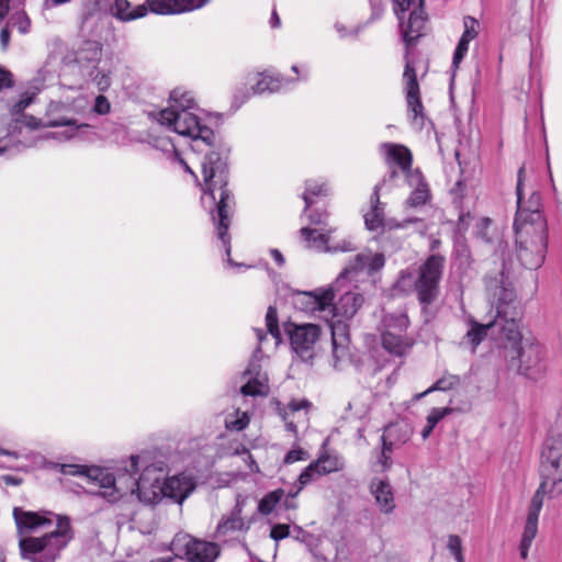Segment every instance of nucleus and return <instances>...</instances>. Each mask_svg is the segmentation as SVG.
<instances>
[{
	"instance_id": "nucleus-1",
	"label": "nucleus",
	"mask_w": 562,
	"mask_h": 562,
	"mask_svg": "<svg viewBox=\"0 0 562 562\" xmlns=\"http://www.w3.org/2000/svg\"><path fill=\"white\" fill-rule=\"evenodd\" d=\"M216 147L218 150H210L206 153L201 162L204 180L201 201L204 207L210 210L213 221L216 222L217 235L225 249L227 263L232 267H239L240 265L231 258L232 247L231 237L228 235L232 204V195L227 189V156L229 149L225 146Z\"/></svg>"
},
{
	"instance_id": "nucleus-2",
	"label": "nucleus",
	"mask_w": 562,
	"mask_h": 562,
	"mask_svg": "<svg viewBox=\"0 0 562 562\" xmlns=\"http://www.w3.org/2000/svg\"><path fill=\"white\" fill-rule=\"evenodd\" d=\"M562 494V435L549 437L541 453V482L528 507L526 522L519 544L521 559H527L529 549L538 533L539 515L547 495L555 498Z\"/></svg>"
},
{
	"instance_id": "nucleus-3",
	"label": "nucleus",
	"mask_w": 562,
	"mask_h": 562,
	"mask_svg": "<svg viewBox=\"0 0 562 562\" xmlns=\"http://www.w3.org/2000/svg\"><path fill=\"white\" fill-rule=\"evenodd\" d=\"M519 322L517 308L498 307L496 325L499 326L505 358L520 374L537 379L546 371L544 349L533 337L522 335Z\"/></svg>"
},
{
	"instance_id": "nucleus-4",
	"label": "nucleus",
	"mask_w": 562,
	"mask_h": 562,
	"mask_svg": "<svg viewBox=\"0 0 562 562\" xmlns=\"http://www.w3.org/2000/svg\"><path fill=\"white\" fill-rule=\"evenodd\" d=\"M198 111L193 94L182 88H176L170 93L168 106L157 113V122L193 142L214 147L215 134L203 123Z\"/></svg>"
},
{
	"instance_id": "nucleus-5",
	"label": "nucleus",
	"mask_w": 562,
	"mask_h": 562,
	"mask_svg": "<svg viewBox=\"0 0 562 562\" xmlns=\"http://www.w3.org/2000/svg\"><path fill=\"white\" fill-rule=\"evenodd\" d=\"M364 304V296L355 283H344V290L334 291L326 314L330 315L328 326L331 333L334 367L339 369L350 358L349 325Z\"/></svg>"
},
{
	"instance_id": "nucleus-6",
	"label": "nucleus",
	"mask_w": 562,
	"mask_h": 562,
	"mask_svg": "<svg viewBox=\"0 0 562 562\" xmlns=\"http://www.w3.org/2000/svg\"><path fill=\"white\" fill-rule=\"evenodd\" d=\"M139 459V456H132L128 464L117 468L115 472L108 469L92 470L94 477L99 479V491L95 494L109 503H116L126 495H136L139 502L145 503V493L150 492L155 469L154 465H147L136 479Z\"/></svg>"
},
{
	"instance_id": "nucleus-7",
	"label": "nucleus",
	"mask_w": 562,
	"mask_h": 562,
	"mask_svg": "<svg viewBox=\"0 0 562 562\" xmlns=\"http://www.w3.org/2000/svg\"><path fill=\"white\" fill-rule=\"evenodd\" d=\"M74 537L70 518L58 516L53 530L38 537L19 539L20 554L29 562H56Z\"/></svg>"
},
{
	"instance_id": "nucleus-8",
	"label": "nucleus",
	"mask_w": 562,
	"mask_h": 562,
	"mask_svg": "<svg viewBox=\"0 0 562 562\" xmlns=\"http://www.w3.org/2000/svg\"><path fill=\"white\" fill-rule=\"evenodd\" d=\"M47 126H67V131L63 133H45L38 137L33 135V132L41 126V122L34 116L22 115L16 119L10 126L7 134L8 142L4 145H0V154L4 153L9 145H21L24 148L33 147L40 139L55 138L59 140L71 139L77 135L79 128L88 127L87 124L76 125L74 120H55L46 124Z\"/></svg>"
},
{
	"instance_id": "nucleus-9",
	"label": "nucleus",
	"mask_w": 562,
	"mask_h": 562,
	"mask_svg": "<svg viewBox=\"0 0 562 562\" xmlns=\"http://www.w3.org/2000/svg\"><path fill=\"white\" fill-rule=\"evenodd\" d=\"M516 255L520 263L530 270L542 266L548 247L547 222L538 221L535 226L514 228Z\"/></svg>"
},
{
	"instance_id": "nucleus-10",
	"label": "nucleus",
	"mask_w": 562,
	"mask_h": 562,
	"mask_svg": "<svg viewBox=\"0 0 562 562\" xmlns=\"http://www.w3.org/2000/svg\"><path fill=\"white\" fill-rule=\"evenodd\" d=\"M154 482L150 483V492L145 493V504H156L167 497L181 505L196 487L195 479L191 474L181 473L161 481L162 468L154 465Z\"/></svg>"
},
{
	"instance_id": "nucleus-11",
	"label": "nucleus",
	"mask_w": 562,
	"mask_h": 562,
	"mask_svg": "<svg viewBox=\"0 0 562 562\" xmlns=\"http://www.w3.org/2000/svg\"><path fill=\"white\" fill-rule=\"evenodd\" d=\"M443 265V257L431 255L418 268L417 277L414 280V289L422 305L428 306L438 297Z\"/></svg>"
},
{
	"instance_id": "nucleus-12",
	"label": "nucleus",
	"mask_w": 562,
	"mask_h": 562,
	"mask_svg": "<svg viewBox=\"0 0 562 562\" xmlns=\"http://www.w3.org/2000/svg\"><path fill=\"white\" fill-rule=\"evenodd\" d=\"M487 289L492 293L496 315L493 322L485 325L472 323V327L468 330L465 338L471 342L473 349L487 336L490 329L497 330L499 334V326L496 325L498 307L502 306L505 310V306L508 305L512 308H517L515 303L516 295L512 288L504 285L503 282L498 284V281L495 279L487 282Z\"/></svg>"
},
{
	"instance_id": "nucleus-13",
	"label": "nucleus",
	"mask_w": 562,
	"mask_h": 562,
	"mask_svg": "<svg viewBox=\"0 0 562 562\" xmlns=\"http://www.w3.org/2000/svg\"><path fill=\"white\" fill-rule=\"evenodd\" d=\"M393 11L400 21L402 34L407 45L413 44L425 27V0H392Z\"/></svg>"
},
{
	"instance_id": "nucleus-14",
	"label": "nucleus",
	"mask_w": 562,
	"mask_h": 562,
	"mask_svg": "<svg viewBox=\"0 0 562 562\" xmlns=\"http://www.w3.org/2000/svg\"><path fill=\"white\" fill-rule=\"evenodd\" d=\"M385 265V257L382 252H373L370 249L357 254L349 260L344 270L335 280V289L344 290V283H356L359 277L364 273L370 277L380 271Z\"/></svg>"
},
{
	"instance_id": "nucleus-15",
	"label": "nucleus",
	"mask_w": 562,
	"mask_h": 562,
	"mask_svg": "<svg viewBox=\"0 0 562 562\" xmlns=\"http://www.w3.org/2000/svg\"><path fill=\"white\" fill-rule=\"evenodd\" d=\"M171 549L183 553L190 562H215L221 553L217 543L178 533L171 541Z\"/></svg>"
},
{
	"instance_id": "nucleus-16",
	"label": "nucleus",
	"mask_w": 562,
	"mask_h": 562,
	"mask_svg": "<svg viewBox=\"0 0 562 562\" xmlns=\"http://www.w3.org/2000/svg\"><path fill=\"white\" fill-rule=\"evenodd\" d=\"M525 168L518 170V180L516 187L517 194V211L514 220V228L525 226L533 227L536 222H547L542 213L541 195L539 192H532L527 201L522 196V182H524Z\"/></svg>"
},
{
	"instance_id": "nucleus-17",
	"label": "nucleus",
	"mask_w": 562,
	"mask_h": 562,
	"mask_svg": "<svg viewBox=\"0 0 562 562\" xmlns=\"http://www.w3.org/2000/svg\"><path fill=\"white\" fill-rule=\"evenodd\" d=\"M246 501L245 496L238 494L233 509L221 517L214 532L217 540L227 541L246 533L250 529L252 520L243 515Z\"/></svg>"
},
{
	"instance_id": "nucleus-18",
	"label": "nucleus",
	"mask_w": 562,
	"mask_h": 562,
	"mask_svg": "<svg viewBox=\"0 0 562 562\" xmlns=\"http://www.w3.org/2000/svg\"><path fill=\"white\" fill-rule=\"evenodd\" d=\"M293 351L303 360H310L314 355V347L319 339L321 328L315 324H301L289 322L284 325Z\"/></svg>"
},
{
	"instance_id": "nucleus-19",
	"label": "nucleus",
	"mask_w": 562,
	"mask_h": 562,
	"mask_svg": "<svg viewBox=\"0 0 562 562\" xmlns=\"http://www.w3.org/2000/svg\"><path fill=\"white\" fill-rule=\"evenodd\" d=\"M56 515L50 512H31L21 507H14L13 518L16 525L19 539L33 537L32 533L47 530L57 524Z\"/></svg>"
},
{
	"instance_id": "nucleus-20",
	"label": "nucleus",
	"mask_w": 562,
	"mask_h": 562,
	"mask_svg": "<svg viewBox=\"0 0 562 562\" xmlns=\"http://www.w3.org/2000/svg\"><path fill=\"white\" fill-rule=\"evenodd\" d=\"M247 80L249 87L238 88L234 93V102L238 105L246 102L251 95L278 92L284 82H288L283 77L269 71L249 75Z\"/></svg>"
},
{
	"instance_id": "nucleus-21",
	"label": "nucleus",
	"mask_w": 562,
	"mask_h": 562,
	"mask_svg": "<svg viewBox=\"0 0 562 562\" xmlns=\"http://www.w3.org/2000/svg\"><path fill=\"white\" fill-rule=\"evenodd\" d=\"M274 411L284 423L285 429L297 436L299 426L308 424V414L313 404L306 400H291L286 405L278 400L272 401Z\"/></svg>"
},
{
	"instance_id": "nucleus-22",
	"label": "nucleus",
	"mask_w": 562,
	"mask_h": 562,
	"mask_svg": "<svg viewBox=\"0 0 562 562\" xmlns=\"http://www.w3.org/2000/svg\"><path fill=\"white\" fill-rule=\"evenodd\" d=\"M322 233L318 229H312L308 227H303L301 229V235L306 243V247L314 249L321 252H349L356 250V245L349 240L345 239L336 246H329L330 237L329 233Z\"/></svg>"
},
{
	"instance_id": "nucleus-23",
	"label": "nucleus",
	"mask_w": 562,
	"mask_h": 562,
	"mask_svg": "<svg viewBox=\"0 0 562 562\" xmlns=\"http://www.w3.org/2000/svg\"><path fill=\"white\" fill-rule=\"evenodd\" d=\"M335 282L326 289H316L311 292H301L296 295L295 304L305 312L326 313L334 300Z\"/></svg>"
},
{
	"instance_id": "nucleus-24",
	"label": "nucleus",
	"mask_w": 562,
	"mask_h": 562,
	"mask_svg": "<svg viewBox=\"0 0 562 562\" xmlns=\"http://www.w3.org/2000/svg\"><path fill=\"white\" fill-rule=\"evenodd\" d=\"M382 188V182L375 184L373 192L370 198L371 207L364 214V224L367 229L376 231L379 228H401L404 227V224L393 223V221H385L384 218V204L380 201V190Z\"/></svg>"
},
{
	"instance_id": "nucleus-25",
	"label": "nucleus",
	"mask_w": 562,
	"mask_h": 562,
	"mask_svg": "<svg viewBox=\"0 0 562 562\" xmlns=\"http://www.w3.org/2000/svg\"><path fill=\"white\" fill-rule=\"evenodd\" d=\"M403 80L405 83L408 110L414 113L415 117L422 116L424 108L419 95V85L417 81L415 68L411 65L409 61H407L405 65Z\"/></svg>"
},
{
	"instance_id": "nucleus-26",
	"label": "nucleus",
	"mask_w": 562,
	"mask_h": 562,
	"mask_svg": "<svg viewBox=\"0 0 562 562\" xmlns=\"http://www.w3.org/2000/svg\"><path fill=\"white\" fill-rule=\"evenodd\" d=\"M150 10L157 14H177L202 8L206 0H147Z\"/></svg>"
},
{
	"instance_id": "nucleus-27",
	"label": "nucleus",
	"mask_w": 562,
	"mask_h": 562,
	"mask_svg": "<svg viewBox=\"0 0 562 562\" xmlns=\"http://www.w3.org/2000/svg\"><path fill=\"white\" fill-rule=\"evenodd\" d=\"M406 179L408 186L413 188L411 195L406 200V204L411 207H418L426 204L430 199V190L422 172L416 169L414 172H409Z\"/></svg>"
},
{
	"instance_id": "nucleus-28",
	"label": "nucleus",
	"mask_w": 562,
	"mask_h": 562,
	"mask_svg": "<svg viewBox=\"0 0 562 562\" xmlns=\"http://www.w3.org/2000/svg\"><path fill=\"white\" fill-rule=\"evenodd\" d=\"M381 148L385 153L387 164H396L406 175V178L409 172H414L416 170L412 169L413 156L406 146L385 143L381 145Z\"/></svg>"
},
{
	"instance_id": "nucleus-29",
	"label": "nucleus",
	"mask_w": 562,
	"mask_h": 562,
	"mask_svg": "<svg viewBox=\"0 0 562 562\" xmlns=\"http://www.w3.org/2000/svg\"><path fill=\"white\" fill-rule=\"evenodd\" d=\"M370 492L383 514H391L395 508V498L391 484L381 479H373L370 484Z\"/></svg>"
},
{
	"instance_id": "nucleus-30",
	"label": "nucleus",
	"mask_w": 562,
	"mask_h": 562,
	"mask_svg": "<svg viewBox=\"0 0 562 562\" xmlns=\"http://www.w3.org/2000/svg\"><path fill=\"white\" fill-rule=\"evenodd\" d=\"M382 346L385 350L394 356L405 355L413 346V339L406 334H392L382 331Z\"/></svg>"
},
{
	"instance_id": "nucleus-31",
	"label": "nucleus",
	"mask_w": 562,
	"mask_h": 562,
	"mask_svg": "<svg viewBox=\"0 0 562 562\" xmlns=\"http://www.w3.org/2000/svg\"><path fill=\"white\" fill-rule=\"evenodd\" d=\"M148 9L145 4H137L132 9L130 1L115 0L111 7V13L116 19L127 22L145 16Z\"/></svg>"
},
{
	"instance_id": "nucleus-32",
	"label": "nucleus",
	"mask_w": 562,
	"mask_h": 562,
	"mask_svg": "<svg viewBox=\"0 0 562 562\" xmlns=\"http://www.w3.org/2000/svg\"><path fill=\"white\" fill-rule=\"evenodd\" d=\"M102 58V45L97 41H86L76 52V61L81 66L98 64Z\"/></svg>"
},
{
	"instance_id": "nucleus-33",
	"label": "nucleus",
	"mask_w": 562,
	"mask_h": 562,
	"mask_svg": "<svg viewBox=\"0 0 562 562\" xmlns=\"http://www.w3.org/2000/svg\"><path fill=\"white\" fill-rule=\"evenodd\" d=\"M409 319L405 313L385 314L381 323V333L406 334Z\"/></svg>"
},
{
	"instance_id": "nucleus-34",
	"label": "nucleus",
	"mask_w": 562,
	"mask_h": 562,
	"mask_svg": "<svg viewBox=\"0 0 562 562\" xmlns=\"http://www.w3.org/2000/svg\"><path fill=\"white\" fill-rule=\"evenodd\" d=\"M315 463L322 475H327L334 472H338L344 469V459L337 454H322Z\"/></svg>"
},
{
	"instance_id": "nucleus-35",
	"label": "nucleus",
	"mask_w": 562,
	"mask_h": 562,
	"mask_svg": "<svg viewBox=\"0 0 562 562\" xmlns=\"http://www.w3.org/2000/svg\"><path fill=\"white\" fill-rule=\"evenodd\" d=\"M460 384V378L454 374H446L439 380L436 381L435 384H432L430 387H428L426 391L418 393L414 396V400L418 401L422 400L424 396H426L429 393H432L435 391H449L456 387Z\"/></svg>"
},
{
	"instance_id": "nucleus-36",
	"label": "nucleus",
	"mask_w": 562,
	"mask_h": 562,
	"mask_svg": "<svg viewBox=\"0 0 562 562\" xmlns=\"http://www.w3.org/2000/svg\"><path fill=\"white\" fill-rule=\"evenodd\" d=\"M370 405L371 393L367 390H363L348 403L347 408L349 411H353V414L357 417H363L369 412Z\"/></svg>"
},
{
	"instance_id": "nucleus-37",
	"label": "nucleus",
	"mask_w": 562,
	"mask_h": 562,
	"mask_svg": "<svg viewBox=\"0 0 562 562\" xmlns=\"http://www.w3.org/2000/svg\"><path fill=\"white\" fill-rule=\"evenodd\" d=\"M284 491L282 488H277L267 495H265L258 505V510L262 515H269L273 512L276 506L281 502L284 497Z\"/></svg>"
},
{
	"instance_id": "nucleus-38",
	"label": "nucleus",
	"mask_w": 562,
	"mask_h": 562,
	"mask_svg": "<svg viewBox=\"0 0 562 562\" xmlns=\"http://www.w3.org/2000/svg\"><path fill=\"white\" fill-rule=\"evenodd\" d=\"M269 391L267 379L265 376L250 379L241 386V393L247 396H263Z\"/></svg>"
},
{
	"instance_id": "nucleus-39",
	"label": "nucleus",
	"mask_w": 562,
	"mask_h": 562,
	"mask_svg": "<svg viewBox=\"0 0 562 562\" xmlns=\"http://www.w3.org/2000/svg\"><path fill=\"white\" fill-rule=\"evenodd\" d=\"M319 476H322V474L317 468V464L315 463V461L311 462L299 475V479H297L299 484L295 490V493L292 496L296 497L299 495V493L303 490L304 486H306L311 482L315 481Z\"/></svg>"
},
{
	"instance_id": "nucleus-40",
	"label": "nucleus",
	"mask_w": 562,
	"mask_h": 562,
	"mask_svg": "<svg viewBox=\"0 0 562 562\" xmlns=\"http://www.w3.org/2000/svg\"><path fill=\"white\" fill-rule=\"evenodd\" d=\"M328 187L326 183H317L315 181H307L306 189L303 193V200L305 202V211H307L314 203L313 198L317 195H326Z\"/></svg>"
},
{
	"instance_id": "nucleus-41",
	"label": "nucleus",
	"mask_w": 562,
	"mask_h": 562,
	"mask_svg": "<svg viewBox=\"0 0 562 562\" xmlns=\"http://www.w3.org/2000/svg\"><path fill=\"white\" fill-rule=\"evenodd\" d=\"M99 467H86L78 464H66L63 467V472L69 475H82L87 477L88 482L98 486L99 479L94 477L92 470H101Z\"/></svg>"
},
{
	"instance_id": "nucleus-42",
	"label": "nucleus",
	"mask_w": 562,
	"mask_h": 562,
	"mask_svg": "<svg viewBox=\"0 0 562 562\" xmlns=\"http://www.w3.org/2000/svg\"><path fill=\"white\" fill-rule=\"evenodd\" d=\"M250 418L246 412L236 409L234 414H231L225 418V427L228 430L240 431L248 426Z\"/></svg>"
},
{
	"instance_id": "nucleus-43",
	"label": "nucleus",
	"mask_w": 562,
	"mask_h": 562,
	"mask_svg": "<svg viewBox=\"0 0 562 562\" xmlns=\"http://www.w3.org/2000/svg\"><path fill=\"white\" fill-rule=\"evenodd\" d=\"M266 326L268 333L274 339V345L278 346L281 342V331L278 324V312L273 306H269L267 310Z\"/></svg>"
},
{
	"instance_id": "nucleus-44",
	"label": "nucleus",
	"mask_w": 562,
	"mask_h": 562,
	"mask_svg": "<svg viewBox=\"0 0 562 562\" xmlns=\"http://www.w3.org/2000/svg\"><path fill=\"white\" fill-rule=\"evenodd\" d=\"M89 77L99 91L104 92L111 87L112 79L110 70L98 69L93 66L92 70L89 72Z\"/></svg>"
},
{
	"instance_id": "nucleus-45",
	"label": "nucleus",
	"mask_w": 562,
	"mask_h": 562,
	"mask_svg": "<svg viewBox=\"0 0 562 562\" xmlns=\"http://www.w3.org/2000/svg\"><path fill=\"white\" fill-rule=\"evenodd\" d=\"M8 24L18 27L20 33L26 34L30 31L31 21L24 12H19L10 18Z\"/></svg>"
},
{
	"instance_id": "nucleus-46",
	"label": "nucleus",
	"mask_w": 562,
	"mask_h": 562,
	"mask_svg": "<svg viewBox=\"0 0 562 562\" xmlns=\"http://www.w3.org/2000/svg\"><path fill=\"white\" fill-rule=\"evenodd\" d=\"M452 412H453V408H451V407H435L428 414V416L426 418V423L435 428L436 425L442 418H445L446 416L452 414Z\"/></svg>"
},
{
	"instance_id": "nucleus-47",
	"label": "nucleus",
	"mask_w": 562,
	"mask_h": 562,
	"mask_svg": "<svg viewBox=\"0 0 562 562\" xmlns=\"http://www.w3.org/2000/svg\"><path fill=\"white\" fill-rule=\"evenodd\" d=\"M463 26L464 32L462 34V37L472 41L474 40L479 34V21L472 16H465L463 19Z\"/></svg>"
},
{
	"instance_id": "nucleus-48",
	"label": "nucleus",
	"mask_w": 562,
	"mask_h": 562,
	"mask_svg": "<svg viewBox=\"0 0 562 562\" xmlns=\"http://www.w3.org/2000/svg\"><path fill=\"white\" fill-rule=\"evenodd\" d=\"M291 536V526L286 524H276L271 527L270 538L276 542L289 538Z\"/></svg>"
},
{
	"instance_id": "nucleus-49",
	"label": "nucleus",
	"mask_w": 562,
	"mask_h": 562,
	"mask_svg": "<svg viewBox=\"0 0 562 562\" xmlns=\"http://www.w3.org/2000/svg\"><path fill=\"white\" fill-rule=\"evenodd\" d=\"M310 458V454L306 450L296 447L291 449L284 457L285 464H292L297 461H305Z\"/></svg>"
},
{
	"instance_id": "nucleus-50",
	"label": "nucleus",
	"mask_w": 562,
	"mask_h": 562,
	"mask_svg": "<svg viewBox=\"0 0 562 562\" xmlns=\"http://www.w3.org/2000/svg\"><path fill=\"white\" fill-rule=\"evenodd\" d=\"M110 111H111L110 101L103 94H99L94 100V104L92 106V112L98 115H105V114L110 113Z\"/></svg>"
},
{
	"instance_id": "nucleus-51",
	"label": "nucleus",
	"mask_w": 562,
	"mask_h": 562,
	"mask_svg": "<svg viewBox=\"0 0 562 562\" xmlns=\"http://www.w3.org/2000/svg\"><path fill=\"white\" fill-rule=\"evenodd\" d=\"M471 41L464 38L461 36L458 45H457V48L454 50V54H453V60H452V65L454 67H458V65L461 63V60L463 59V57L465 56V54L468 53L469 50V43Z\"/></svg>"
},
{
	"instance_id": "nucleus-52",
	"label": "nucleus",
	"mask_w": 562,
	"mask_h": 562,
	"mask_svg": "<svg viewBox=\"0 0 562 562\" xmlns=\"http://www.w3.org/2000/svg\"><path fill=\"white\" fill-rule=\"evenodd\" d=\"M34 94L24 93L21 95L20 100L15 102L11 108V113L13 115L21 114L32 102Z\"/></svg>"
},
{
	"instance_id": "nucleus-53",
	"label": "nucleus",
	"mask_w": 562,
	"mask_h": 562,
	"mask_svg": "<svg viewBox=\"0 0 562 562\" xmlns=\"http://www.w3.org/2000/svg\"><path fill=\"white\" fill-rule=\"evenodd\" d=\"M447 548L453 557L463 552L461 538L458 535H450L448 537Z\"/></svg>"
},
{
	"instance_id": "nucleus-54",
	"label": "nucleus",
	"mask_w": 562,
	"mask_h": 562,
	"mask_svg": "<svg viewBox=\"0 0 562 562\" xmlns=\"http://www.w3.org/2000/svg\"><path fill=\"white\" fill-rule=\"evenodd\" d=\"M382 440H383V448H382V451H381V456H380L379 462L382 464L383 469H386L391 464V457H390V454L392 452V443H387L385 441L384 437H382Z\"/></svg>"
},
{
	"instance_id": "nucleus-55",
	"label": "nucleus",
	"mask_w": 562,
	"mask_h": 562,
	"mask_svg": "<svg viewBox=\"0 0 562 562\" xmlns=\"http://www.w3.org/2000/svg\"><path fill=\"white\" fill-rule=\"evenodd\" d=\"M336 32L338 33L339 37L340 38H346L348 36H353L356 37L359 33V29H356V30H348L346 25H344L342 23L340 22H336L335 25H334Z\"/></svg>"
},
{
	"instance_id": "nucleus-56",
	"label": "nucleus",
	"mask_w": 562,
	"mask_h": 562,
	"mask_svg": "<svg viewBox=\"0 0 562 562\" xmlns=\"http://www.w3.org/2000/svg\"><path fill=\"white\" fill-rule=\"evenodd\" d=\"M12 74L2 66H0V91L5 88L12 87Z\"/></svg>"
},
{
	"instance_id": "nucleus-57",
	"label": "nucleus",
	"mask_w": 562,
	"mask_h": 562,
	"mask_svg": "<svg viewBox=\"0 0 562 562\" xmlns=\"http://www.w3.org/2000/svg\"><path fill=\"white\" fill-rule=\"evenodd\" d=\"M290 537H292L294 540L299 542H306L311 536L303 528L294 526L293 528H291Z\"/></svg>"
},
{
	"instance_id": "nucleus-58",
	"label": "nucleus",
	"mask_w": 562,
	"mask_h": 562,
	"mask_svg": "<svg viewBox=\"0 0 562 562\" xmlns=\"http://www.w3.org/2000/svg\"><path fill=\"white\" fill-rule=\"evenodd\" d=\"M10 43V31L9 27L5 26L0 32V45L2 50H7Z\"/></svg>"
},
{
	"instance_id": "nucleus-59",
	"label": "nucleus",
	"mask_w": 562,
	"mask_h": 562,
	"mask_svg": "<svg viewBox=\"0 0 562 562\" xmlns=\"http://www.w3.org/2000/svg\"><path fill=\"white\" fill-rule=\"evenodd\" d=\"M310 220L312 224L315 225H326L327 220V213H319V214H310Z\"/></svg>"
},
{
	"instance_id": "nucleus-60",
	"label": "nucleus",
	"mask_w": 562,
	"mask_h": 562,
	"mask_svg": "<svg viewBox=\"0 0 562 562\" xmlns=\"http://www.w3.org/2000/svg\"><path fill=\"white\" fill-rule=\"evenodd\" d=\"M254 331L256 334V338L258 341L257 352H259V351H261L262 346H263L265 341L267 340V335L265 334L263 329H260V328H255Z\"/></svg>"
},
{
	"instance_id": "nucleus-61",
	"label": "nucleus",
	"mask_w": 562,
	"mask_h": 562,
	"mask_svg": "<svg viewBox=\"0 0 562 562\" xmlns=\"http://www.w3.org/2000/svg\"><path fill=\"white\" fill-rule=\"evenodd\" d=\"M491 224V221L488 218H481L480 220V227H481V231L477 232V235L483 238V239H486L488 240L484 229H486Z\"/></svg>"
},
{
	"instance_id": "nucleus-62",
	"label": "nucleus",
	"mask_w": 562,
	"mask_h": 562,
	"mask_svg": "<svg viewBox=\"0 0 562 562\" xmlns=\"http://www.w3.org/2000/svg\"><path fill=\"white\" fill-rule=\"evenodd\" d=\"M270 254H271L272 258L274 259V261L279 266H283L284 265V262H285L284 257H283V255L278 249H271Z\"/></svg>"
},
{
	"instance_id": "nucleus-63",
	"label": "nucleus",
	"mask_w": 562,
	"mask_h": 562,
	"mask_svg": "<svg viewBox=\"0 0 562 562\" xmlns=\"http://www.w3.org/2000/svg\"><path fill=\"white\" fill-rule=\"evenodd\" d=\"M412 280H413L412 273L409 271H407V270H404V271L401 272V276H400L397 284L400 286L401 285H405L406 281H412Z\"/></svg>"
},
{
	"instance_id": "nucleus-64",
	"label": "nucleus",
	"mask_w": 562,
	"mask_h": 562,
	"mask_svg": "<svg viewBox=\"0 0 562 562\" xmlns=\"http://www.w3.org/2000/svg\"><path fill=\"white\" fill-rule=\"evenodd\" d=\"M10 0H0V22L5 18L9 12Z\"/></svg>"
}]
</instances>
